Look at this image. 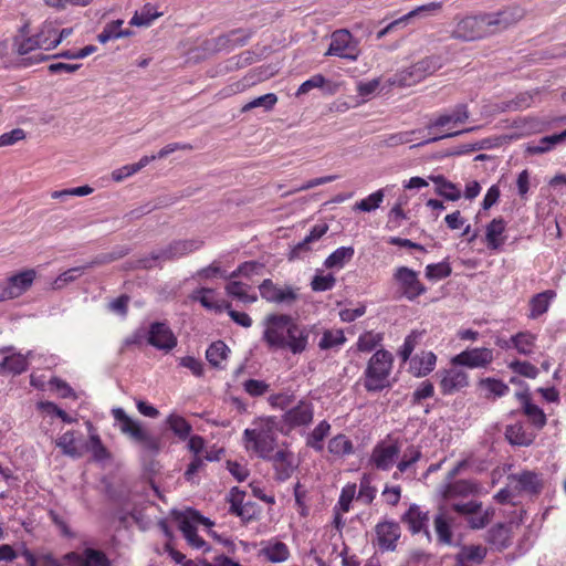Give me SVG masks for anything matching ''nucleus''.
Returning a JSON list of instances; mask_svg holds the SVG:
<instances>
[{
	"label": "nucleus",
	"mask_w": 566,
	"mask_h": 566,
	"mask_svg": "<svg viewBox=\"0 0 566 566\" xmlns=\"http://www.w3.org/2000/svg\"><path fill=\"white\" fill-rule=\"evenodd\" d=\"M394 357L386 349H378L368 360L364 373V387L369 392L381 391L390 387V373Z\"/></svg>",
	"instance_id": "nucleus-1"
},
{
	"label": "nucleus",
	"mask_w": 566,
	"mask_h": 566,
	"mask_svg": "<svg viewBox=\"0 0 566 566\" xmlns=\"http://www.w3.org/2000/svg\"><path fill=\"white\" fill-rule=\"evenodd\" d=\"M274 420L268 418L260 427L245 429L243 441L248 451L255 452L261 459H270L276 446V436L273 431Z\"/></svg>",
	"instance_id": "nucleus-2"
},
{
	"label": "nucleus",
	"mask_w": 566,
	"mask_h": 566,
	"mask_svg": "<svg viewBox=\"0 0 566 566\" xmlns=\"http://www.w3.org/2000/svg\"><path fill=\"white\" fill-rule=\"evenodd\" d=\"M491 33L488 30L484 14L465 15L457 18V23L451 32V38L460 41H474Z\"/></svg>",
	"instance_id": "nucleus-3"
},
{
	"label": "nucleus",
	"mask_w": 566,
	"mask_h": 566,
	"mask_svg": "<svg viewBox=\"0 0 566 566\" xmlns=\"http://www.w3.org/2000/svg\"><path fill=\"white\" fill-rule=\"evenodd\" d=\"M292 317L286 314H271L266 316L263 340L269 347L284 349Z\"/></svg>",
	"instance_id": "nucleus-4"
},
{
	"label": "nucleus",
	"mask_w": 566,
	"mask_h": 566,
	"mask_svg": "<svg viewBox=\"0 0 566 566\" xmlns=\"http://www.w3.org/2000/svg\"><path fill=\"white\" fill-rule=\"evenodd\" d=\"M359 53L358 42L353 38L352 33L346 29H339L332 33L331 43L325 52V56H338L356 61Z\"/></svg>",
	"instance_id": "nucleus-5"
},
{
	"label": "nucleus",
	"mask_w": 566,
	"mask_h": 566,
	"mask_svg": "<svg viewBox=\"0 0 566 566\" xmlns=\"http://www.w3.org/2000/svg\"><path fill=\"white\" fill-rule=\"evenodd\" d=\"M438 67L439 65L433 57L422 59L409 67L396 73L391 83L402 87L411 86L432 74Z\"/></svg>",
	"instance_id": "nucleus-6"
},
{
	"label": "nucleus",
	"mask_w": 566,
	"mask_h": 566,
	"mask_svg": "<svg viewBox=\"0 0 566 566\" xmlns=\"http://www.w3.org/2000/svg\"><path fill=\"white\" fill-rule=\"evenodd\" d=\"M392 279L397 284L400 296L408 301H415L427 292V287L419 280L418 273L408 266H398Z\"/></svg>",
	"instance_id": "nucleus-7"
},
{
	"label": "nucleus",
	"mask_w": 566,
	"mask_h": 566,
	"mask_svg": "<svg viewBox=\"0 0 566 566\" xmlns=\"http://www.w3.org/2000/svg\"><path fill=\"white\" fill-rule=\"evenodd\" d=\"M36 272L33 269L21 271L0 282V302L19 297L33 284Z\"/></svg>",
	"instance_id": "nucleus-8"
},
{
	"label": "nucleus",
	"mask_w": 566,
	"mask_h": 566,
	"mask_svg": "<svg viewBox=\"0 0 566 566\" xmlns=\"http://www.w3.org/2000/svg\"><path fill=\"white\" fill-rule=\"evenodd\" d=\"M401 452V446L398 440L381 441L377 443L371 452L370 461L381 471L390 470Z\"/></svg>",
	"instance_id": "nucleus-9"
},
{
	"label": "nucleus",
	"mask_w": 566,
	"mask_h": 566,
	"mask_svg": "<svg viewBox=\"0 0 566 566\" xmlns=\"http://www.w3.org/2000/svg\"><path fill=\"white\" fill-rule=\"evenodd\" d=\"M494 359L493 350L488 347L468 348L451 358L452 366H462L471 369L486 368Z\"/></svg>",
	"instance_id": "nucleus-10"
},
{
	"label": "nucleus",
	"mask_w": 566,
	"mask_h": 566,
	"mask_svg": "<svg viewBox=\"0 0 566 566\" xmlns=\"http://www.w3.org/2000/svg\"><path fill=\"white\" fill-rule=\"evenodd\" d=\"M314 418V406L311 401L301 399L296 406L290 408L282 416V422L289 430L307 427Z\"/></svg>",
	"instance_id": "nucleus-11"
},
{
	"label": "nucleus",
	"mask_w": 566,
	"mask_h": 566,
	"mask_svg": "<svg viewBox=\"0 0 566 566\" xmlns=\"http://www.w3.org/2000/svg\"><path fill=\"white\" fill-rule=\"evenodd\" d=\"M261 297L270 303L293 304L297 300V292L292 286L279 287L272 280L265 279L259 286Z\"/></svg>",
	"instance_id": "nucleus-12"
},
{
	"label": "nucleus",
	"mask_w": 566,
	"mask_h": 566,
	"mask_svg": "<svg viewBox=\"0 0 566 566\" xmlns=\"http://www.w3.org/2000/svg\"><path fill=\"white\" fill-rule=\"evenodd\" d=\"M453 366L449 369L439 371L440 389L443 395H452L467 388L470 384L469 375L467 371Z\"/></svg>",
	"instance_id": "nucleus-13"
},
{
	"label": "nucleus",
	"mask_w": 566,
	"mask_h": 566,
	"mask_svg": "<svg viewBox=\"0 0 566 566\" xmlns=\"http://www.w3.org/2000/svg\"><path fill=\"white\" fill-rule=\"evenodd\" d=\"M147 342L153 347L169 352L177 346V338L166 323L155 322L148 331Z\"/></svg>",
	"instance_id": "nucleus-14"
},
{
	"label": "nucleus",
	"mask_w": 566,
	"mask_h": 566,
	"mask_svg": "<svg viewBox=\"0 0 566 566\" xmlns=\"http://www.w3.org/2000/svg\"><path fill=\"white\" fill-rule=\"evenodd\" d=\"M429 520V512L422 511L417 504H411L401 516V522L408 526L411 534L423 533L426 538L430 542L431 533L428 527Z\"/></svg>",
	"instance_id": "nucleus-15"
},
{
	"label": "nucleus",
	"mask_w": 566,
	"mask_h": 566,
	"mask_svg": "<svg viewBox=\"0 0 566 566\" xmlns=\"http://www.w3.org/2000/svg\"><path fill=\"white\" fill-rule=\"evenodd\" d=\"M28 32V24H25L20 29V34L15 35L13 39V50L19 55H25L36 49L50 50L48 46L49 38H43L45 30H41L33 36H27Z\"/></svg>",
	"instance_id": "nucleus-16"
},
{
	"label": "nucleus",
	"mask_w": 566,
	"mask_h": 566,
	"mask_svg": "<svg viewBox=\"0 0 566 566\" xmlns=\"http://www.w3.org/2000/svg\"><path fill=\"white\" fill-rule=\"evenodd\" d=\"M377 544L381 551L394 552L400 538L401 530L395 521H384L375 527Z\"/></svg>",
	"instance_id": "nucleus-17"
},
{
	"label": "nucleus",
	"mask_w": 566,
	"mask_h": 566,
	"mask_svg": "<svg viewBox=\"0 0 566 566\" xmlns=\"http://www.w3.org/2000/svg\"><path fill=\"white\" fill-rule=\"evenodd\" d=\"M507 479L515 483L514 489L518 493L538 495L544 488L542 475L534 471H522L509 475Z\"/></svg>",
	"instance_id": "nucleus-18"
},
{
	"label": "nucleus",
	"mask_w": 566,
	"mask_h": 566,
	"mask_svg": "<svg viewBox=\"0 0 566 566\" xmlns=\"http://www.w3.org/2000/svg\"><path fill=\"white\" fill-rule=\"evenodd\" d=\"M481 485L472 480H458L446 482L442 496L447 500L454 497H467L480 493Z\"/></svg>",
	"instance_id": "nucleus-19"
},
{
	"label": "nucleus",
	"mask_w": 566,
	"mask_h": 566,
	"mask_svg": "<svg viewBox=\"0 0 566 566\" xmlns=\"http://www.w3.org/2000/svg\"><path fill=\"white\" fill-rule=\"evenodd\" d=\"M275 471V479L279 481H285L291 478L294 472L293 453L289 450H277L275 453L270 455V459Z\"/></svg>",
	"instance_id": "nucleus-20"
},
{
	"label": "nucleus",
	"mask_w": 566,
	"mask_h": 566,
	"mask_svg": "<svg viewBox=\"0 0 566 566\" xmlns=\"http://www.w3.org/2000/svg\"><path fill=\"white\" fill-rule=\"evenodd\" d=\"M112 415L115 421L118 423L120 432L126 434L135 442L146 430L143 428L139 421L129 417L123 408H114L112 410Z\"/></svg>",
	"instance_id": "nucleus-21"
},
{
	"label": "nucleus",
	"mask_w": 566,
	"mask_h": 566,
	"mask_svg": "<svg viewBox=\"0 0 566 566\" xmlns=\"http://www.w3.org/2000/svg\"><path fill=\"white\" fill-rule=\"evenodd\" d=\"M179 520V530L181 531L184 537L186 538L187 543L196 548V549H202L203 552H209L210 546L206 543L203 538H201L197 534V527L195 522L186 514H180L178 517Z\"/></svg>",
	"instance_id": "nucleus-22"
},
{
	"label": "nucleus",
	"mask_w": 566,
	"mask_h": 566,
	"mask_svg": "<svg viewBox=\"0 0 566 566\" xmlns=\"http://www.w3.org/2000/svg\"><path fill=\"white\" fill-rule=\"evenodd\" d=\"M488 30L492 27L506 29L516 23L521 18V11L517 8H507L494 13H484Z\"/></svg>",
	"instance_id": "nucleus-23"
},
{
	"label": "nucleus",
	"mask_w": 566,
	"mask_h": 566,
	"mask_svg": "<svg viewBox=\"0 0 566 566\" xmlns=\"http://www.w3.org/2000/svg\"><path fill=\"white\" fill-rule=\"evenodd\" d=\"M409 360V369L411 374L416 377H424L434 369L437 356L432 352H421Z\"/></svg>",
	"instance_id": "nucleus-24"
},
{
	"label": "nucleus",
	"mask_w": 566,
	"mask_h": 566,
	"mask_svg": "<svg viewBox=\"0 0 566 566\" xmlns=\"http://www.w3.org/2000/svg\"><path fill=\"white\" fill-rule=\"evenodd\" d=\"M307 333L304 328L298 326L292 318L287 337L285 340L284 349L291 350L293 354H301L306 349L307 346Z\"/></svg>",
	"instance_id": "nucleus-25"
},
{
	"label": "nucleus",
	"mask_w": 566,
	"mask_h": 566,
	"mask_svg": "<svg viewBox=\"0 0 566 566\" xmlns=\"http://www.w3.org/2000/svg\"><path fill=\"white\" fill-rule=\"evenodd\" d=\"M261 545L260 555L271 563H283L290 556L287 545L281 541L270 539L262 542Z\"/></svg>",
	"instance_id": "nucleus-26"
},
{
	"label": "nucleus",
	"mask_w": 566,
	"mask_h": 566,
	"mask_svg": "<svg viewBox=\"0 0 566 566\" xmlns=\"http://www.w3.org/2000/svg\"><path fill=\"white\" fill-rule=\"evenodd\" d=\"M67 560L76 562L80 566H112L109 559L102 551L86 548L84 557L77 553H69L65 555Z\"/></svg>",
	"instance_id": "nucleus-27"
},
{
	"label": "nucleus",
	"mask_w": 566,
	"mask_h": 566,
	"mask_svg": "<svg viewBox=\"0 0 566 566\" xmlns=\"http://www.w3.org/2000/svg\"><path fill=\"white\" fill-rule=\"evenodd\" d=\"M485 541L496 551H503L511 545V527L504 523H497L492 526Z\"/></svg>",
	"instance_id": "nucleus-28"
},
{
	"label": "nucleus",
	"mask_w": 566,
	"mask_h": 566,
	"mask_svg": "<svg viewBox=\"0 0 566 566\" xmlns=\"http://www.w3.org/2000/svg\"><path fill=\"white\" fill-rule=\"evenodd\" d=\"M478 387L484 391V398L489 400H495L510 392V387L503 380L493 377L481 378Z\"/></svg>",
	"instance_id": "nucleus-29"
},
{
	"label": "nucleus",
	"mask_w": 566,
	"mask_h": 566,
	"mask_svg": "<svg viewBox=\"0 0 566 566\" xmlns=\"http://www.w3.org/2000/svg\"><path fill=\"white\" fill-rule=\"evenodd\" d=\"M505 227L506 223L503 218H495L486 226L485 240L489 249L499 250L504 244Z\"/></svg>",
	"instance_id": "nucleus-30"
},
{
	"label": "nucleus",
	"mask_w": 566,
	"mask_h": 566,
	"mask_svg": "<svg viewBox=\"0 0 566 566\" xmlns=\"http://www.w3.org/2000/svg\"><path fill=\"white\" fill-rule=\"evenodd\" d=\"M331 432V424L326 420H322L317 426L306 436V447L321 452L324 449V440Z\"/></svg>",
	"instance_id": "nucleus-31"
},
{
	"label": "nucleus",
	"mask_w": 566,
	"mask_h": 566,
	"mask_svg": "<svg viewBox=\"0 0 566 566\" xmlns=\"http://www.w3.org/2000/svg\"><path fill=\"white\" fill-rule=\"evenodd\" d=\"M202 245L203 241L200 239H179L168 243L174 260L187 256L199 250Z\"/></svg>",
	"instance_id": "nucleus-32"
},
{
	"label": "nucleus",
	"mask_w": 566,
	"mask_h": 566,
	"mask_svg": "<svg viewBox=\"0 0 566 566\" xmlns=\"http://www.w3.org/2000/svg\"><path fill=\"white\" fill-rule=\"evenodd\" d=\"M241 31L234 30L228 34L220 35L213 40V51L231 50L235 46L244 45L250 34L240 36Z\"/></svg>",
	"instance_id": "nucleus-33"
},
{
	"label": "nucleus",
	"mask_w": 566,
	"mask_h": 566,
	"mask_svg": "<svg viewBox=\"0 0 566 566\" xmlns=\"http://www.w3.org/2000/svg\"><path fill=\"white\" fill-rule=\"evenodd\" d=\"M556 296L555 291L546 290L534 295L530 301V317L537 318L547 312L551 301Z\"/></svg>",
	"instance_id": "nucleus-34"
},
{
	"label": "nucleus",
	"mask_w": 566,
	"mask_h": 566,
	"mask_svg": "<svg viewBox=\"0 0 566 566\" xmlns=\"http://www.w3.org/2000/svg\"><path fill=\"white\" fill-rule=\"evenodd\" d=\"M27 357L21 354L7 356L0 363V375L13 374L20 375L28 369Z\"/></svg>",
	"instance_id": "nucleus-35"
},
{
	"label": "nucleus",
	"mask_w": 566,
	"mask_h": 566,
	"mask_svg": "<svg viewBox=\"0 0 566 566\" xmlns=\"http://www.w3.org/2000/svg\"><path fill=\"white\" fill-rule=\"evenodd\" d=\"M166 424L174 432V434L181 441L187 440L192 431V426L190 424V422L187 421L186 418L177 413H170L166 418Z\"/></svg>",
	"instance_id": "nucleus-36"
},
{
	"label": "nucleus",
	"mask_w": 566,
	"mask_h": 566,
	"mask_svg": "<svg viewBox=\"0 0 566 566\" xmlns=\"http://www.w3.org/2000/svg\"><path fill=\"white\" fill-rule=\"evenodd\" d=\"M327 449L331 454L338 458H344L354 453V444L352 440L343 433L333 437L328 441Z\"/></svg>",
	"instance_id": "nucleus-37"
},
{
	"label": "nucleus",
	"mask_w": 566,
	"mask_h": 566,
	"mask_svg": "<svg viewBox=\"0 0 566 566\" xmlns=\"http://www.w3.org/2000/svg\"><path fill=\"white\" fill-rule=\"evenodd\" d=\"M353 247H340L331 253L324 261L326 269H342L354 256Z\"/></svg>",
	"instance_id": "nucleus-38"
},
{
	"label": "nucleus",
	"mask_w": 566,
	"mask_h": 566,
	"mask_svg": "<svg viewBox=\"0 0 566 566\" xmlns=\"http://www.w3.org/2000/svg\"><path fill=\"white\" fill-rule=\"evenodd\" d=\"M566 139V129L559 134H554L551 136H545L539 139L536 145H528L526 147V153L531 155H538L551 150L555 145L562 143Z\"/></svg>",
	"instance_id": "nucleus-39"
},
{
	"label": "nucleus",
	"mask_w": 566,
	"mask_h": 566,
	"mask_svg": "<svg viewBox=\"0 0 566 566\" xmlns=\"http://www.w3.org/2000/svg\"><path fill=\"white\" fill-rule=\"evenodd\" d=\"M230 349L224 342L218 340L212 343L207 352L206 358L213 367H221V363L227 359Z\"/></svg>",
	"instance_id": "nucleus-40"
},
{
	"label": "nucleus",
	"mask_w": 566,
	"mask_h": 566,
	"mask_svg": "<svg viewBox=\"0 0 566 566\" xmlns=\"http://www.w3.org/2000/svg\"><path fill=\"white\" fill-rule=\"evenodd\" d=\"M346 342L345 334L342 329H325L322 338L318 342V347L322 350L339 347Z\"/></svg>",
	"instance_id": "nucleus-41"
},
{
	"label": "nucleus",
	"mask_w": 566,
	"mask_h": 566,
	"mask_svg": "<svg viewBox=\"0 0 566 566\" xmlns=\"http://www.w3.org/2000/svg\"><path fill=\"white\" fill-rule=\"evenodd\" d=\"M56 447H59L63 454L71 458H81L83 452L76 444L75 434L73 431H66L56 440Z\"/></svg>",
	"instance_id": "nucleus-42"
},
{
	"label": "nucleus",
	"mask_w": 566,
	"mask_h": 566,
	"mask_svg": "<svg viewBox=\"0 0 566 566\" xmlns=\"http://www.w3.org/2000/svg\"><path fill=\"white\" fill-rule=\"evenodd\" d=\"M161 13L150 3H146L139 11H136L130 20L132 25L148 27Z\"/></svg>",
	"instance_id": "nucleus-43"
},
{
	"label": "nucleus",
	"mask_w": 566,
	"mask_h": 566,
	"mask_svg": "<svg viewBox=\"0 0 566 566\" xmlns=\"http://www.w3.org/2000/svg\"><path fill=\"white\" fill-rule=\"evenodd\" d=\"M432 180L438 187V193L443 198L451 201H457L461 198L459 188L454 184L448 181L443 176H437L432 178Z\"/></svg>",
	"instance_id": "nucleus-44"
},
{
	"label": "nucleus",
	"mask_w": 566,
	"mask_h": 566,
	"mask_svg": "<svg viewBox=\"0 0 566 566\" xmlns=\"http://www.w3.org/2000/svg\"><path fill=\"white\" fill-rule=\"evenodd\" d=\"M384 198L385 191L384 189H379L370 193L368 197L361 199L360 201H357L354 206V210L371 212L380 207L381 202L384 201Z\"/></svg>",
	"instance_id": "nucleus-45"
},
{
	"label": "nucleus",
	"mask_w": 566,
	"mask_h": 566,
	"mask_svg": "<svg viewBox=\"0 0 566 566\" xmlns=\"http://www.w3.org/2000/svg\"><path fill=\"white\" fill-rule=\"evenodd\" d=\"M422 334L423 332L413 329L409 335L406 336L402 346L398 350V355L403 363L408 361L411 358V354L419 344Z\"/></svg>",
	"instance_id": "nucleus-46"
},
{
	"label": "nucleus",
	"mask_w": 566,
	"mask_h": 566,
	"mask_svg": "<svg viewBox=\"0 0 566 566\" xmlns=\"http://www.w3.org/2000/svg\"><path fill=\"white\" fill-rule=\"evenodd\" d=\"M510 342L517 349L520 354L530 355L535 345V336L531 333H517L512 336Z\"/></svg>",
	"instance_id": "nucleus-47"
},
{
	"label": "nucleus",
	"mask_w": 566,
	"mask_h": 566,
	"mask_svg": "<svg viewBox=\"0 0 566 566\" xmlns=\"http://www.w3.org/2000/svg\"><path fill=\"white\" fill-rule=\"evenodd\" d=\"M434 530L438 535V539L441 544H451L452 531L450 523L448 522L443 513H439L434 517Z\"/></svg>",
	"instance_id": "nucleus-48"
},
{
	"label": "nucleus",
	"mask_w": 566,
	"mask_h": 566,
	"mask_svg": "<svg viewBox=\"0 0 566 566\" xmlns=\"http://www.w3.org/2000/svg\"><path fill=\"white\" fill-rule=\"evenodd\" d=\"M165 263L161 260V255L158 250L151 251L148 255L142 256L130 263L132 269L136 270H150L157 266H161Z\"/></svg>",
	"instance_id": "nucleus-49"
},
{
	"label": "nucleus",
	"mask_w": 566,
	"mask_h": 566,
	"mask_svg": "<svg viewBox=\"0 0 566 566\" xmlns=\"http://www.w3.org/2000/svg\"><path fill=\"white\" fill-rule=\"evenodd\" d=\"M422 457L421 450L417 446H409L397 463L399 472H406L412 464L417 463Z\"/></svg>",
	"instance_id": "nucleus-50"
},
{
	"label": "nucleus",
	"mask_w": 566,
	"mask_h": 566,
	"mask_svg": "<svg viewBox=\"0 0 566 566\" xmlns=\"http://www.w3.org/2000/svg\"><path fill=\"white\" fill-rule=\"evenodd\" d=\"M441 9H442V2H440V1L429 2V3H426V4L415 8L413 10L409 11L407 14L402 15L401 19H403V22H407L411 18H417V17L422 18V17L433 15L437 12H439Z\"/></svg>",
	"instance_id": "nucleus-51"
},
{
	"label": "nucleus",
	"mask_w": 566,
	"mask_h": 566,
	"mask_svg": "<svg viewBox=\"0 0 566 566\" xmlns=\"http://www.w3.org/2000/svg\"><path fill=\"white\" fill-rule=\"evenodd\" d=\"M247 285L239 281L230 282L226 286L227 294L235 297L244 303H253L258 300L256 295H250L247 293Z\"/></svg>",
	"instance_id": "nucleus-52"
},
{
	"label": "nucleus",
	"mask_w": 566,
	"mask_h": 566,
	"mask_svg": "<svg viewBox=\"0 0 566 566\" xmlns=\"http://www.w3.org/2000/svg\"><path fill=\"white\" fill-rule=\"evenodd\" d=\"M130 252L127 247H120L109 253H103L97 255L94 260L87 263V268H94L102 264H107L126 256Z\"/></svg>",
	"instance_id": "nucleus-53"
},
{
	"label": "nucleus",
	"mask_w": 566,
	"mask_h": 566,
	"mask_svg": "<svg viewBox=\"0 0 566 566\" xmlns=\"http://www.w3.org/2000/svg\"><path fill=\"white\" fill-rule=\"evenodd\" d=\"M451 265L447 261L428 264L426 266V277L431 281L446 279L451 274Z\"/></svg>",
	"instance_id": "nucleus-54"
},
{
	"label": "nucleus",
	"mask_w": 566,
	"mask_h": 566,
	"mask_svg": "<svg viewBox=\"0 0 566 566\" xmlns=\"http://www.w3.org/2000/svg\"><path fill=\"white\" fill-rule=\"evenodd\" d=\"M382 340L380 333L366 332L361 334L357 340V349L359 352L369 353L374 350Z\"/></svg>",
	"instance_id": "nucleus-55"
},
{
	"label": "nucleus",
	"mask_w": 566,
	"mask_h": 566,
	"mask_svg": "<svg viewBox=\"0 0 566 566\" xmlns=\"http://www.w3.org/2000/svg\"><path fill=\"white\" fill-rule=\"evenodd\" d=\"M459 553L470 563L482 564L486 557L488 549L482 545H469L463 546Z\"/></svg>",
	"instance_id": "nucleus-56"
},
{
	"label": "nucleus",
	"mask_w": 566,
	"mask_h": 566,
	"mask_svg": "<svg viewBox=\"0 0 566 566\" xmlns=\"http://www.w3.org/2000/svg\"><path fill=\"white\" fill-rule=\"evenodd\" d=\"M505 436L510 443L514 446H530L532 443V439L525 433L520 424L509 426L506 428Z\"/></svg>",
	"instance_id": "nucleus-57"
},
{
	"label": "nucleus",
	"mask_w": 566,
	"mask_h": 566,
	"mask_svg": "<svg viewBox=\"0 0 566 566\" xmlns=\"http://www.w3.org/2000/svg\"><path fill=\"white\" fill-rule=\"evenodd\" d=\"M277 102V97L274 93H268L265 95L259 96L251 102L247 103L241 112L245 113L256 107H263L265 111H270L274 107Z\"/></svg>",
	"instance_id": "nucleus-58"
},
{
	"label": "nucleus",
	"mask_w": 566,
	"mask_h": 566,
	"mask_svg": "<svg viewBox=\"0 0 566 566\" xmlns=\"http://www.w3.org/2000/svg\"><path fill=\"white\" fill-rule=\"evenodd\" d=\"M86 269H88L87 263L83 266H76V268L69 269L67 271L63 272L55 279V281L53 283V287L54 289L64 287L66 284L73 282L77 277H80Z\"/></svg>",
	"instance_id": "nucleus-59"
},
{
	"label": "nucleus",
	"mask_w": 566,
	"mask_h": 566,
	"mask_svg": "<svg viewBox=\"0 0 566 566\" xmlns=\"http://www.w3.org/2000/svg\"><path fill=\"white\" fill-rule=\"evenodd\" d=\"M509 368L514 373L534 379L538 375V368L530 361L513 360L509 364Z\"/></svg>",
	"instance_id": "nucleus-60"
},
{
	"label": "nucleus",
	"mask_w": 566,
	"mask_h": 566,
	"mask_svg": "<svg viewBox=\"0 0 566 566\" xmlns=\"http://www.w3.org/2000/svg\"><path fill=\"white\" fill-rule=\"evenodd\" d=\"M523 411L532 424H534L537 429H542L546 424V416L538 406L534 403H526Z\"/></svg>",
	"instance_id": "nucleus-61"
},
{
	"label": "nucleus",
	"mask_w": 566,
	"mask_h": 566,
	"mask_svg": "<svg viewBox=\"0 0 566 566\" xmlns=\"http://www.w3.org/2000/svg\"><path fill=\"white\" fill-rule=\"evenodd\" d=\"M336 284V277L328 273L326 275L316 274L311 282L314 292H325L332 290Z\"/></svg>",
	"instance_id": "nucleus-62"
},
{
	"label": "nucleus",
	"mask_w": 566,
	"mask_h": 566,
	"mask_svg": "<svg viewBox=\"0 0 566 566\" xmlns=\"http://www.w3.org/2000/svg\"><path fill=\"white\" fill-rule=\"evenodd\" d=\"M494 515V509L489 507L482 513H476L470 517H468V525L472 530H481L484 528L492 520Z\"/></svg>",
	"instance_id": "nucleus-63"
},
{
	"label": "nucleus",
	"mask_w": 566,
	"mask_h": 566,
	"mask_svg": "<svg viewBox=\"0 0 566 566\" xmlns=\"http://www.w3.org/2000/svg\"><path fill=\"white\" fill-rule=\"evenodd\" d=\"M21 555L29 566H61L60 563L50 555L35 557L29 549H24Z\"/></svg>",
	"instance_id": "nucleus-64"
}]
</instances>
